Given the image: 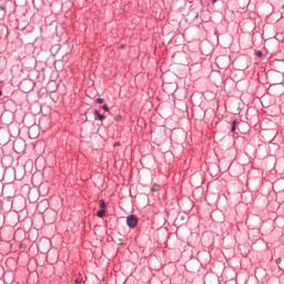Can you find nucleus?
<instances>
[{
    "instance_id": "f257e3e1",
    "label": "nucleus",
    "mask_w": 284,
    "mask_h": 284,
    "mask_svg": "<svg viewBox=\"0 0 284 284\" xmlns=\"http://www.w3.org/2000/svg\"><path fill=\"white\" fill-rule=\"evenodd\" d=\"M41 131L39 130V126L32 125L29 128V136L30 139H38Z\"/></svg>"
},
{
    "instance_id": "39448f33",
    "label": "nucleus",
    "mask_w": 284,
    "mask_h": 284,
    "mask_svg": "<svg viewBox=\"0 0 284 284\" xmlns=\"http://www.w3.org/2000/svg\"><path fill=\"white\" fill-rule=\"evenodd\" d=\"M237 121L234 120L233 123H232V128H231V132H236V125H237Z\"/></svg>"
},
{
    "instance_id": "20e7f679",
    "label": "nucleus",
    "mask_w": 284,
    "mask_h": 284,
    "mask_svg": "<svg viewBox=\"0 0 284 284\" xmlns=\"http://www.w3.org/2000/svg\"><path fill=\"white\" fill-rule=\"evenodd\" d=\"M97 216H99V219H103V216H105V209L98 211Z\"/></svg>"
},
{
    "instance_id": "4468645a",
    "label": "nucleus",
    "mask_w": 284,
    "mask_h": 284,
    "mask_svg": "<svg viewBox=\"0 0 284 284\" xmlns=\"http://www.w3.org/2000/svg\"><path fill=\"white\" fill-rule=\"evenodd\" d=\"M3 94V92L2 91H0V97Z\"/></svg>"
},
{
    "instance_id": "9b49d317",
    "label": "nucleus",
    "mask_w": 284,
    "mask_h": 284,
    "mask_svg": "<svg viewBox=\"0 0 284 284\" xmlns=\"http://www.w3.org/2000/svg\"><path fill=\"white\" fill-rule=\"evenodd\" d=\"M102 110H104V112H110V108H108L106 104H104V105L102 106Z\"/></svg>"
},
{
    "instance_id": "0eeeda50",
    "label": "nucleus",
    "mask_w": 284,
    "mask_h": 284,
    "mask_svg": "<svg viewBox=\"0 0 284 284\" xmlns=\"http://www.w3.org/2000/svg\"><path fill=\"white\" fill-rule=\"evenodd\" d=\"M99 206L101 207V210H105V201L104 200H100L99 201Z\"/></svg>"
},
{
    "instance_id": "2eb2a0df",
    "label": "nucleus",
    "mask_w": 284,
    "mask_h": 284,
    "mask_svg": "<svg viewBox=\"0 0 284 284\" xmlns=\"http://www.w3.org/2000/svg\"><path fill=\"white\" fill-rule=\"evenodd\" d=\"M214 2H216L217 0H213Z\"/></svg>"
},
{
    "instance_id": "1a4fd4ad",
    "label": "nucleus",
    "mask_w": 284,
    "mask_h": 284,
    "mask_svg": "<svg viewBox=\"0 0 284 284\" xmlns=\"http://www.w3.org/2000/svg\"><path fill=\"white\" fill-rule=\"evenodd\" d=\"M114 120L118 121V122H121V121H123V115H116L114 118Z\"/></svg>"
},
{
    "instance_id": "6e6552de",
    "label": "nucleus",
    "mask_w": 284,
    "mask_h": 284,
    "mask_svg": "<svg viewBox=\"0 0 284 284\" xmlns=\"http://www.w3.org/2000/svg\"><path fill=\"white\" fill-rule=\"evenodd\" d=\"M74 283H75V284L83 283V276H82V275H79V277L75 278Z\"/></svg>"
},
{
    "instance_id": "7ed1b4c3",
    "label": "nucleus",
    "mask_w": 284,
    "mask_h": 284,
    "mask_svg": "<svg viewBox=\"0 0 284 284\" xmlns=\"http://www.w3.org/2000/svg\"><path fill=\"white\" fill-rule=\"evenodd\" d=\"M94 114H95V116H98L99 121L105 120V115L99 113V110H95V111H94Z\"/></svg>"
},
{
    "instance_id": "423d86ee",
    "label": "nucleus",
    "mask_w": 284,
    "mask_h": 284,
    "mask_svg": "<svg viewBox=\"0 0 284 284\" xmlns=\"http://www.w3.org/2000/svg\"><path fill=\"white\" fill-rule=\"evenodd\" d=\"M161 190V186L159 184H154L151 189L152 192H159Z\"/></svg>"
},
{
    "instance_id": "f03ea898",
    "label": "nucleus",
    "mask_w": 284,
    "mask_h": 284,
    "mask_svg": "<svg viewBox=\"0 0 284 284\" xmlns=\"http://www.w3.org/2000/svg\"><path fill=\"white\" fill-rule=\"evenodd\" d=\"M126 225H129V227H136V225H139V217H136V215H130L126 219Z\"/></svg>"
},
{
    "instance_id": "9d476101",
    "label": "nucleus",
    "mask_w": 284,
    "mask_h": 284,
    "mask_svg": "<svg viewBox=\"0 0 284 284\" xmlns=\"http://www.w3.org/2000/svg\"><path fill=\"white\" fill-rule=\"evenodd\" d=\"M255 55L261 59V57H263V51H256V52H255Z\"/></svg>"
},
{
    "instance_id": "f8f14e48",
    "label": "nucleus",
    "mask_w": 284,
    "mask_h": 284,
    "mask_svg": "<svg viewBox=\"0 0 284 284\" xmlns=\"http://www.w3.org/2000/svg\"><path fill=\"white\" fill-rule=\"evenodd\" d=\"M97 103H103V99L98 98V99H97Z\"/></svg>"
},
{
    "instance_id": "ddd939ff",
    "label": "nucleus",
    "mask_w": 284,
    "mask_h": 284,
    "mask_svg": "<svg viewBox=\"0 0 284 284\" xmlns=\"http://www.w3.org/2000/svg\"><path fill=\"white\" fill-rule=\"evenodd\" d=\"M275 263H281V257H277L276 260H275Z\"/></svg>"
}]
</instances>
